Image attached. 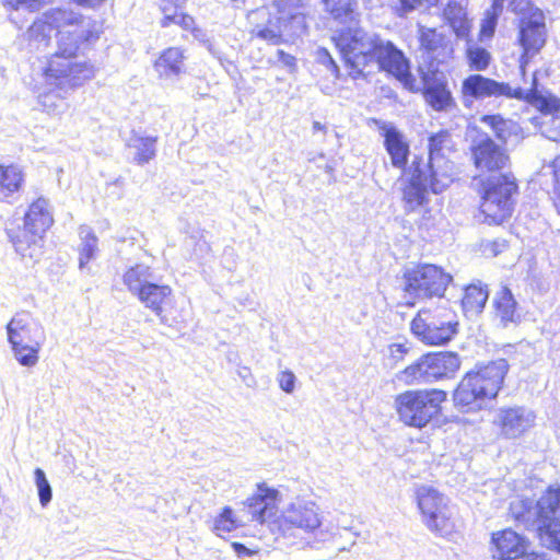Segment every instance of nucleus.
Masks as SVG:
<instances>
[{
  "label": "nucleus",
  "instance_id": "1",
  "mask_svg": "<svg viewBox=\"0 0 560 560\" xmlns=\"http://www.w3.org/2000/svg\"><path fill=\"white\" fill-rule=\"evenodd\" d=\"M332 40L353 80L366 79L371 72L366 68L377 65L380 71L393 75L405 89L415 90L416 80L410 71V62L390 40L360 26L338 30Z\"/></svg>",
  "mask_w": 560,
  "mask_h": 560
},
{
  "label": "nucleus",
  "instance_id": "2",
  "mask_svg": "<svg viewBox=\"0 0 560 560\" xmlns=\"http://www.w3.org/2000/svg\"><path fill=\"white\" fill-rule=\"evenodd\" d=\"M57 49L49 58L45 68L47 81L56 85L80 86L94 77V67L80 52L98 39L97 32L85 25H77L72 30H59L56 34Z\"/></svg>",
  "mask_w": 560,
  "mask_h": 560
},
{
  "label": "nucleus",
  "instance_id": "3",
  "mask_svg": "<svg viewBox=\"0 0 560 560\" xmlns=\"http://www.w3.org/2000/svg\"><path fill=\"white\" fill-rule=\"evenodd\" d=\"M515 522L534 532L542 546L560 555V487L549 486L537 500L512 502Z\"/></svg>",
  "mask_w": 560,
  "mask_h": 560
},
{
  "label": "nucleus",
  "instance_id": "4",
  "mask_svg": "<svg viewBox=\"0 0 560 560\" xmlns=\"http://www.w3.org/2000/svg\"><path fill=\"white\" fill-rule=\"evenodd\" d=\"M509 370L510 364L503 358L476 363L454 390L455 406L464 412L485 408L488 401L497 398Z\"/></svg>",
  "mask_w": 560,
  "mask_h": 560
},
{
  "label": "nucleus",
  "instance_id": "5",
  "mask_svg": "<svg viewBox=\"0 0 560 560\" xmlns=\"http://www.w3.org/2000/svg\"><path fill=\"white\" fill-rule=\"evenodd\" d=\"M48 200L40 197L32 202L22 220L7 224L5 233L16 254L34 262L44 255L45 234L54 223Z\"/></svg>",
  "mask_w": 560,
  "mask_h": 560
},
{
  "label": "nucleus",
  "instance_id": "6",
  "mask_svg": "<svg viewBox=\"0 0 560 560\" xmlns=\"http://www.w3.org/2000/svg\"><path fill=\"white\" fill-rule=\"evenodd\" d=\"M460 91L463 94V104L466 107H469L474 101L500 96L526 101L537 108L544 109L556 108L558 104L556 96L550 94L544 95L539 92L536 72L533 75L532 86L528 90H524L520 86L512 88L509 83L499 82L494 79L475 73L469 74L462 81Z\"/></svg>",
  "mask_w": 560,
  "mask_h": 560
},
{
  "label": "nucleus",
  "instance_id": "7",
  "mask_svg": "<svg viewBox=\"0 0 560 560\" xmlns=\"http://www.w3.org/2000/svg\"><path fill=\"white\" fill-rule=\"evenodd\" d=\"M302 0H277V13L269 14L265 23L256 24L252 35L269 45L278 46L307 33Z\"/></svg>",
  "mask_w": 560,
  "mask_h": 560
},
{
  "label": "nucleus",
  "instance_id": "8",
  "mask_svg": "<svg viewBox=\"0 0 560 560\" xmlns=\"http://www.w3.org/2000/svg\"><path fill=\"white\" fill-rule=\"evenodd\" d=\"M428 144V165L422 170V207L424 206V192L428 190L440 194L452 183L453 164L448 155L454 151L455 143L451 132L442 129L432 133Z\"/></svg>",
  "mask_w": 560,
  "mask_h": 560
},
{
  "label": "nucleus",
  "instance_id": "9",
  "mask_svg": "<svg viewBox=\"0 0 560 560\" xmlns=\"http://www.w3.org/2000/svg\"><path fill=\"white\" fill-rule=\"evenodd\" d=\"M509 9L521 15L518 21L517 42L523 49L520 57V69L525 74L530 59L539 54L547 40V28L544 12L528 0H511Z\"/></svg>",
  "mask_w": 560,
  "mask_h": 560
},
{
  "label": "nucleus",
  "instance_id": "10",
  "mask_svg": "<svg viewBox=\"0 0 560 560\" xmlns=\"http://www.w3.org/2000/svg\"><path fill=\"white\" fill-rule=\"evenodd\" d=\"M7 334L16 361L23 366H34L46 339L43 326L28 312H22L8 323Z\"/></svg>",
  "mask_w": 560,
  "mask_h": 560
},
{
  "label": "nucleus",
  "instance_id": "11",
  "mask_svg": "<svg viewBox=\"0 0 560 560\" xmlns=\"http://www.w3.org/2000/svg\"><path fill=\"white\" fill-rule=\"evenodd\" d=\"M516 192L517 185L511 174H493L486 180L480 209L489 223L501 224L512 215Z\"/></svg>",
  "mask_w": 560,
  "mask_h": 560
},
{
  "label": "nucleus",
  "instance_id": "12",
  "mask_svg": "<svg viewBox=\"0 0 560 560\" xmlns=\"http://www.w3.org/2000/svg\"><path fill=\"white\" fill-rule=\"evenodd\" d=\"M422 97L427 105L434 112L453 114L458 110L447 79L442 72L428 74L422 70Z\"/></svg>",
  "mask_w": 560,
  "mask_h": 560
},
{
  "label": "nucleus",
  "instance_id": "13",
  "mask_svg": "<svg viewBox=\"0 0 560 560\" xmlns=\"http://www.w3.org/2000/svg\"><path fill=\"white\" fill-rule=\"evenodd\" d=\"M424 490L422 487V516H427L428 528L442 537L452 534L455 524L445 498L432 489H428L424 494Z\"/></svg>",
  "mask_w": 560,
  "mask_h": 560
},
{
  "label": "nucleus",
  "instance_id": "14",
  "mask_svg": "<svg viewBox=\"0 0 560 560\" xmlns=\"http://www.w3.org/2000/svg\"><path fill=\"white\" fill-rule=\"evenodd\" d=\"M471 158L475 167L480 172H498L505 167L509 156L488 135L476 138L471 145Z\"/></svg>",
  "mask_w": 560,
  "mask_h": 560
},
{
  "label": "nucleus",
  "instance_id": "15",
  "mask_svg": "<svg viewBox=\"0 0 560 560\" xmlns=\"http://www.w3.org/2000/svg\"><path fill=\"white\" fill-rule=\"evenodd\" d=\"M460 366L456 352L441 351L422 354V384L452 378Z\"/></svg>",
  "mask_w": 560,
  "mask_h": 560
},
{
  "label": "nucleus",
  "instance_id": "16",
  "mask_svg": "<svg viewBox=\"0 0 560 560\" xmlns=\"http://www.w3.org/2000/svg\"><path fill=\"white\" fill-rule=\"evenodd\" d=\"M372 122L384 138V148L390 156L392 165L404 170V174H406L410 150L404 133L392 122L377 118H372Z\"/></svg>",
  "mask_w": 560,
  "mask_h": 560
},
{
  "label": "nucleus",
  "instance_id": "17",
  "mask_svg": "<svg viewBox=\"0 0 560 560\" xmlns=\"http://www.w3.org/2000/svg\"><path fill=\"white\" fill-rule=\"evenodd\" d=\"M318 506L312 501L296 500L282 512L280 525L283 528H300L313 532L320 525Z\"/></svg>",
  "mask_w": 560,
  "mask_h": 560
},
{
  "label": "nucleus",
  "instance_id": "18",
  "mask_svg": "<svg viewBox=\"0 0 560 560\" xmlns=\"http://www.w3.org/2000/svg\"><path fill=\"white\" fill-rule=\"evenodd\" d=\"M279 491L266 483L257 485V491L246 500L245 508L250 520L264 524L276 516Z\"/></svg>",
  "mask_w": 560,
  "mask_h": 560
},
{
  "label": "nucleus",
  "instance_id": "19",
  "mask_svg": "<svg viewBox=\"0 0 560 560\" xmlns=\"http://www.w3.org/2000/svg\"><path fill=\"white\" fill-rule=\"evenodd\" d=\"M535 419V413L525 407L502 408L498 412L502 434L508 439L521 436L534 425Z\"/></svg>",
  "mask_w": 560,
  "mask_h": 560
},
{
  "label": "nucleus",
  "instance_id": "20",
  "mask_svg": "<svg viewBox=\"0 0 560 560\" xmlns=\"http://www.w3.org/2000/svg\"><path fill=\"white\" fill-rule=\"evenodd\" d=\"M492 541L495 546L494 559L521 560V558L529 555L527 552L529 541L511 528L493 534Z\"/></svg>",
  "mask_w": 560,
  "mask_h": 560
},
{
  "label": "nucleus",
  "instance_id": "21",
  "mask_svg": "<svg viewBox=\"0 0 560 560\" xmlns=\"http://www.w3.org/2000/svg\"><path fill=\"white\" fill-rule=\"evenodd\" d=\"M452 279V276L442 267L422 262V314L430 312L425 306V300L432 298L441 300Z\"/></svg>",
  "mask_w": 560,
  "mask_h": 560
},
{
  "label": "nucleus",
  "instance_id": "22",
  "mask_svg": "<svg viewBox=\"0 0 560 560\" xmlns=\"http://www.w3.org/2000/svg\"><path fill=\"white\" fill-rule=\"evenodd\" d=\"M77 25H83V18L81 14L73 12L72 10L57 7L49 9L44 13L43 22H35L30 28L31 34L43 33L44 40L46 38L45 28L51 30H63L65 27L74 28Z\"/></svg>",
  "mask_w": 560,
  "mask_h": 560
},
{
  "label": "nucleus",
  "instance_id": "23",
  "mask_svg": "<svg viewBox=\"0 0 560 560\" xmlns=\"http://www.w3.org/2000/svg\"><path fill=\"white\" fill-rule=\"evenodd\" d=\"M24 184L22 170L14 164H0V201L14 203L20 197Z\"/></svg>",
  "mask_w": 560,
  "mask_h": 560
},
{
  "label": "nucleus",
  "instance_id": "24",
  "mask_svg": "<svg viewBox=\"0 0 560 560\" xmlns=\"http://www.w3.org/2000/svg\"><path fill=\"white\" fill-rule=\"evenodd\" d=\"M395 409L406 425L420 428V390H406L397 395Z\"/></svg>",
  "mask_w": 560,
  "mask_h": 560
},
{
  "label": "nucleus",
  "instance_id": "25",
  "mask_svg": "<svg viewBox=\"0 0 560 560\" xmlns=\"http://www.w3.org/2000/svg\"><path fill=\"white\" fill-rule=\"evenodd\" d=\"M457 322L422 319V342L430 346H444L457 334Z\"/></svg>",
  "mask_w": 560,
  "mask_h": 560
},
{
  "label": "nucleus",
  "instance_id": "26",
  "mask_svg": "<svg viewBox=\"0 0 560 560\" xmlns=\"http://www.w3.org/2000/svg\"><path fill=\"white\" fill-rule=\"evenodd\" d=\"M171 294L172 289L170 285L160 284L152 280L135 296L156 316L161 317L163 303Z\"/></svg>",
  "mask_w": 560,
  "mask_h": 560
},
{
  "label": "nucleus",
  "instance_id": "27",
  "mask_svg": "<svg viewBox=\"0 0 560 560\" xmlns=\"http://www.w3.org/2000/svg\"><path fill=\"white\" fill-rule=\"evenodd\" d=\"M156 136H141L133 130L127 141V147L135 151L132 162L144 165L153 160L156 155Z\"/></svg>",
  "mask_w": 560,
  "mask_h": 560
},
{
  "label": "nucleus",
  "instance_id": "28",
  "mask_svg": "<svg viewBox=\"0 0 560 560\" xmlns=\"http://www.w3.org/2000/svg\"><path fill=\"white\" fill-rule=\"evenodd\" d=\"M489 299L488 285L481 281L471 283L465 288L462 300V307L466 316H476L480 314Z\"/></svg>",
  "mask_w": 560,
  "mask_h": 560
},
{
  "label": "nucleus",
  "instance_id": "29",
  "mask_svg": "<svg viewBox=\"0 0 560 560\" xmlns=\"http://www.w3.org/2000/svg\"><path fill=\"white\" fill-rule=\"evenodd\" d=\"M493 304L495 314L504 326L510 323H515L520 318L517 314V302L508 287H502L500 291L497 292Z\"/></svg>",
  "mask_w": 560,
  "mask_h": 560
},
{
  "label": "nucleus",
  "instance_id": "30",
  "mask_svg": "<svg viewBox=\"0 0 560 560\" xmlns=\"http://www.w3.org/2000/svg\"><path fill=\"white\" fill-rule=\"evenodd\" d=\"M411 168V175L402 189L406 211H416L420 207V156L415 155Z\"/></svg>",
  "mask_w": 560,
  "mask_h": 560
},
{
  "label": "nucleus",
  "instance_id": "31",
  "mask_svg": "<svg viewBox=\"0 0 560 560\" xmlns=\"http://www.w3.org/2000/svg\"><path fill=\"white\" fill-rule=\"evenodd\" d=\"M184 51L178 47H170L160 55L154 67L161 75H178L184 68Z\"/></svg>",
  "mask_w": 560,
  "mask_h": 560
},
{
  "label": "nucleus",
  "instance_id": "32",
  "mask_svg": "<svg viewBox=\"0 0 560 560\" xmlns=\"http://www.w3.org/2000/svg\"><path fill=\"white\" fill-rule=\"evenodd\" d=\"M481 122L489 126L495 137L506 142L511 137H518L522 132L521 126L512 119H505L501 115H485L481 117Z\"/></svg>",
  "mask_w": 560,
  "mask_h": 560
},
{
  "label": "nucleus",
  "instance_id": "33",
  "mask_svg": "<svg viewBox=\"0 0 560 560\" xmlns=\"http://www.w3.org/2000/svg\"><path fill=\"white\" fill-rule=\"evenodd\" d=\"M81 243L79 245V268L84 270L88 264L96 258L98 252V238L93 230L88 225L79 229Z\"/></svg>",
  "mask_w": 560,
  "mask_h": 560
},
{
  "label": "nucleus",
  "instance_id": "34",
  "mask_svg": "<svg viewBox=\"0 0 560 560\" xmlns=\"http://www.w3.org/2000/svg\"><path fill=\"white\" fill-rule=\"evenodd\" d=\"M443 16L458 37H464L468 34L470 24L466 10L460 2L450 0L443 10Z\"/></svg>",
  "mask_w": 560,
  "mask_h": 560
},
{
  "label": "nucleus",
  "instance_id": "35",
  "mask_svg": "<svg viewBox=\"0 0 560 560\" xmlns=\"http://www.w3.org/2000/svg\"><path fill=\"white\" fill-rule=\"evenodd\" d=\"M153 277L154 275L149 266L137 264L126 270L122 281L128 291L135 296L153 280Z\"/></svg>",
  "mask_w": 560,
  "mask_h": 560
},
{
  "label": "nucleus",
  "instance_id": "36",
  "mask_svg": "<svg viewBox=\"0 0 560 560\" xmlns=\"http://www.w3.org/2000/svg\"><path fill=\"white\" fill-rule=\"evenodd\" d=\"M446 399L442 389L422 388V428L441 411V404Z\"/></svg>",
  "mask_w": 560,
  "mask_h": 560
},
{
  "label": "nucleus",
  "instance_id": "37",
  "mask_svg": "<svg viewBox=\"0 0 560 560\" xmlns=\"http://www.w3.org/2000/svg\"><path fill=\"white\" fill-rule=\"evenodd\" d=\"M556 108L544 109L538 108L544 114V120L540 124V131L547 139L560 142V98Z\"/></svg>",
  "mask_w": 560,
  "mask_h": 560
},
{
  "label": "nucleus",
  "instance_id": "38",
  "mask_svg": "<svg viewBox=\"0 0 560 560\" xmlns=\"http://www.w3.org/2000/svg\"><path fill=\"white\" fill-rule=\"evenodd\" d=\"M327 12L339 22L353 20L358 5L357 0H322Z\"/></svg>",
  "mask_w": 560,
  "mask_h": 560
},
{
  "label": "nucleus",
  "instance_id": "39",
  "mask_svg": "<svg viewBox=\"0 0 560 560\" xmlns=\"http://www.w3.org/2000/svg\"><path fill=\"white\" fill-rule=\"evenodd\" d=\"M240 526L238 520L234 516V511L230 506H224L220 514L214 518L213 532L218 536H223Z\"/></svg>",
  "mask_w": 560,
  "mask_h": 560
},
{
  "label": "nucleus",
  "instance_id": "40",
  "mask_svg": "<svg viewBox=\"0 0 560 560\" xmlns=\"http://www.w3.org/2000/svg\"><path fill=\"white\" fill-rule=\"evenodd\" d=\"M468 66L475 71H485L491 62V54L483 47L469 46L466 50Z\"/></svg>",
  "mask_w": 560,
  "mask_h": 560
},
{
  "label": "nucleus",
  "instance_id": "41",
  "mask_svg": "<svg viewBox=\"0 0 560 560\" xmlns=\"http://www.w3.org/2000/svg\"><path fill=\"white\" fill-rule=\"evenodd\" d=\"M503 8L491 5L485 13V18L481 21L480 25V39L490 38L493 36L499 16L501 15Z\"/></svg>",
  "mask_w": 560,
  "mask_h": 560
},
{
  "label": "nucleus",
  "instance_id": "42",
  "mask_svg": "<svg viewBox=\"0 0 560 560\" xmlns=\"http://www.w3.org/2000/svg\"><path fill=\"white\" fill-rule=\"evenodd\" d=\"M404 290L415 299L420 296V264L405 270Z\"/></svg>",
  "mask_w": 560,
  "mask_h": 560
},
{
  "label": "nucleus",
  "instance_id": "43",
  "mask_svg": "<svg viewBox=\"0 0 560 560\" xmlns=\"http://www.w3.org/2000/svg\"><path fill=\"white\" fill-rule=\"evenodd\" d=\"M34 477L40 505L45 508L50 503L52 498L51 487L47 480L45 471L42 468L35 469Z\"/></svg>",
  "mask_w": 560,
  "mask_h": 560
},
{
  "label": "nucleus",
  "instance_id": "44",
  "mask_svg": "<svg viewBox=\"0 0 560 560\" xmlns=\"http://www.w3.org/2000/svg\"><path fill=\"white\" fill-rule=\"evenodd\" d=\"M314 59L316 63L323 66L336 79L339 78V67L328 49L325 47H318L314 52Z\"/></svg>",
  "mask_w": 560,
  "mask_h": 560
},
{
  "label": "nucleus",
  "instance_id": "45",
  "mask_svg": "<svg viewBox=\"0 0 560 560\" xmlns=\"http://www.w3.org/2000/svg\"><path fill=\"white\" fill-rule=\"evenodd\" d=\"M410 349L411 345L407 340L390 343L388 346L389 360L392 361L390 368L396 366L400 361H402Z\"/></svg>",
  "mask_w": 560,
  "mask_h": 560
},
{
  "label": "nucleus",
  "instance_id": "46",
  "mask_svg": "<svg viewBox=\"0 0 560 560\" xmlns=\"http://www.w3.org/2000/svg\"><path fill=\"white\" fill-rule=\"evenodd\" d=\"M443 37L432 28H424L422 26V49L434 51L442 45Z\"/></svg>",
  "mask_w": 560,
  "mask_h": 560
},
{
  "label": "nucleus",
  "instance_id": "47",
  "mask_svg": "<svg viewBox=\"0 0 560 560\" xmlns=\"http://www.w3.org/2000/svg\"><path fill=\"white\" fill-rule=\"evenodd\" d=\"M420 374V359L416 360L412 364L399 371L395 378L402 382L405 385H411Z\"/></svg>",
  "mask_w": 560,
  "mask_h": 560
},
{
  "label": "nucleus",
  "instance_id": "48",
  "mask_svg": "<svg viewBox=\"0 0 560 560\" xmlns=\"http://www.w3.org/2000/svg\"><path fill=\"white\" fill-rule=\"evenodd\" d=\"M278 382L280 388L284 393L291 394L294 392L296 377L293 372L289 370L280 372L278 375Z\"/></svg>",
  "mask_w": 560,
  "mask_h": 560
},
{
  "label": "nucleus",
  "instance_id": "49",
  "mask_svg": "<svg viewBox=\"0 0 560 560\" xmlns=\"http://www.w3.org/2000/svg\"><path fill=\"white\" fill-rule=\"evenodd\" d=\"M509 247L508 241L503 238H497L489 241L483 245V252L492 257H497Z\"/></svg>",
  "mask_w": 560,
  "mask_h": 560
},
{
  "label": "nucleus",
  "instance_id": "50",
  "mask_svg": "<svg viewBox=\"0 0 560 560\" xmlns=\"http://www.w3.org/2000/svg\"><path fill=\"white\" fill-rule=\"evenodd\" d=\"M4 4L13 8L19 9L21 7H24L28 9L30 11H36L39 10L40 5L43 4L44 0H3Z\"/></svg>",
  "mask_w": 560,
  "mask_h": 560
},
{
  "label": "nucleus",
  "instance_id": "51",
  "mask_svg": "<svg viewBox=\"0 0 560 560\" xmlns=\"http://www.w3.org/2000/svg\"><path fill=\"white\" fill-rule=\"evenodd\" d=\"M161 9L163 12V18L161 19L160 24L162 27H168L175 21V15L180 8H176L175 5H171L168 3H163Z\"/></svg>",
  "mask_w": 560,
  "mask_h": 560
},
{
  "label": "nucleus",
  "instance_id": "52",
  "mask_svg": "<svg viewBox=\"0 0 560 560\" xmlns=\"http://www.w3.org/2000/svg\"><path fill=\"white\" fill-rule=\"evenodd\" d=\"M278 61L281 62L290 72H294L298 68L296 58L282 49L277 50Z\"/></svg>",
  "mask_w": 560,
  "mask_h": 560
},
{
  "label": "nucleus",
  "instance_id": "53",
  "mask_svg": "<svg viewBox=\"0 0 560 560\" xmlns=\"http://www.w3.org/2000/svg\"><path fill=\"white\" fill-rule=\"evenodd\" d=\"M178 25L185 31H190L195 26V20L191 15L180 12Z\"/></svg>",
  "mask_w": 560,
  "mask_h": 560
},
{
  "label": "nucleus",
  "instance_id": "54",
  "mask_svg": "<svg viewBox=\"0 0 560 560\" xmlns=\"http://www.w3.org/2000/svg\"><path fill=\"white\" fill-rule=\"evenodd\" d=\"M240 377L244 381L246 386L254 387L256 385V381L252 375V372L248 368H243L238 371Z\"/></svg>",
  "mask_w": 560,
  "mask_h": 560
},
{
  "label": "nucleus",
  "instance_id": "55",
  "mask_svg": "<svg viewBox=\"0 0 560 560\" xmlns=\"http://www.w3.org/2000/svg\"><path fill=\"white\" fill-rule=\"evenodd\" d=\"M552 171L555 177V187L560 188V154L552 161Z\"/></svg>",
  "mask_w": 560,
  "mask_h": 560
},
{
  "label": "nucleus",
  "instance_id": "56",
  "mask_svg": "<svg viewBox=\"0 0 560 560\" xmlns=\"http://www.w3.org/2000/svg\"><path fill=\"white\" fill-rule=\"evenodd\" d=\"M411 332L420 338V311H418L411 322L410 326Z\"/></svg>",
  "mask_w": 560,
  "mask_h": 560
},
{
  "label": "nucleus",
  "instance_id": "57",
  "mask_svg": "<svg viewBox=\"0 0 560 560\" xmlns=\"http://www.w3.org/2000/svg\"><path fill=\"white\" fill-rule=\"evenodd\" d=\"M232 548L238 557L249 556L252 553L250 550L241 542H233Z\"/></svg>",
  "mask_w": 560,
  "mask_h": 560
},
{
  "label": "nucleus",
  "instance_id": "58",
  "mask_svg": "<svg viewBox=\"0 0 560 560\" xmlns=\"http://www.w3.org/2000/svg\"><path fill=\"white\" fill-rule=\"evenodd\" d=\"M400 3L405 11H411L420 4V0H400Z\"/></svg>",
  "mask_w": 560,
  "mask_h": 560
},
{
  "label": "nucleus",
  "instance_id": "59",
  "mask_svg": "<svg viewBox=\"0 0 560 560\" xmlns=\"http://www.w3.org/2000/svg\"><path fill=\"white\" fill-rule=\"evenodd\" d=\"M105 0H74L78 4L82 7L95 8L103 3Z\"/></svg>",
  "mask_w": 560,
  "mask_h": 560
},
{
  "label": "nucleus",
  "instance_id": "60",
  "mask_svg": "<svg viewBox=\"0 0 560 560\" xmlns=\"http://www.w3.org/2000/svg\"><path fill=\"white\" fill-rule=\"evenodd\" d=\"M553 206L560 215V188H553Z\"/></svg>",
  "mask_w": 560,
  "mask_h": 560
},
{
  "label": "nucleus",
  "instance_id": "61",
  "mask_svg": "<svg viewBox=\"0 0 560 560\" xmlns=\"http://www.w3.org/2000/svg\"><path fill=\"white\" fill-rule=\"evenodd\" d=\"M162 3H168L171 5H175L176 8H183L188 0H161Z\"/></svg>",
  "mask_w": 560,
  "mask_h": 560
},
{
  "label": "nucleus",
  "instance_id": "62",
  "mask_svg": "<svg viewBox=\"0 0 560 560\" xmlns=\"http://www.w3.org/2000/svg\"><path fill=\"white\" fill-rule=\"evenodd\" d=\"M413 501L417 505V508L420 510V488H415L413 491Z\"/></svg>",
  "mask_w": 560,
  "mask_h": 560
},
{
  "label": "nucleus",
  "instance_id": "63",
  "mask_svg": "<svg viewBox=\"0 0 560 560\" xmlns=\"http://www.w3.org/2000/svg\"><path fill=\"white\" fill-rule=\"evenodd\" d=\"M325 128L326 127L323 124H320L319 121H314L313 122L314 131L325 130Z\"/></svg>",
  "mask_w": 560,
  "mask_h": 560
},
{
  "label": "nucleus",
  "instance_id": "64",
  "mask_svg": "<svg viewBox=\"0 0 560 560\" xmlns=\"http://www.w3.org/2000/svg\"><path fill=\"white\" fill-rule=\"evenodd\" d=\"M529 560H549L547 556H532Z\"/></svg>",
  "mask_w": 560,
  "mask_h": 560
}]
</instances>
